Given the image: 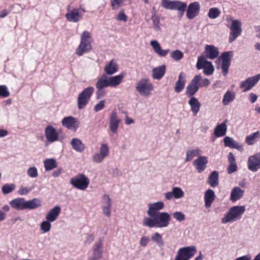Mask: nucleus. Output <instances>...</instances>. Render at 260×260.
Listing matches in <instances>:
<instances>
[{
  "instance_id": "obj_60",
  "label": "nucleus",
  "mask_w": 260,
  "mask_h": 260,
  "mask_svg": "<svg viewBox=\"0 0 260 260\" xmlns=\"http://www.w3.org/2000/svg\"><path fill=\"white\" fill-rule=\"evenodd\" d=\"M31 189L28 188L27 187H24V186H21L20 188L18 190V193L19 195H26L27 194Z\"/></svg>"
},
{
  "instance_id": "obj_15",
  "label": "nucleus",
  "mask_w": 260,
  "mask_h": 260,
  "mask_svg": "<svg viewBox=\"0 0 260 260\" xmlns=\"http://www.w3.org/2000/svg\"><path fill=\"white\" fill-rule=\"evenodd\" d=\"M241 24L240 21L238 20H233L230 26V35L229 37V42L230 43L235 41L237 38L240 35L242 32Z\"/></svg>"
},
{
  "instance_id": "obj_6",
  "label": "nucleus",
  "mask_w": 260,
  "mask_h": 260,
  "mask_svg": "<svg viewBox=\"0 0 260 260\" xmlns=\"http://www.w3.org/2000/svg\"><path fill=\"white\" fill-rule=\"evenodd\" d=\"M154 89L152 83L147 78H141L136 84V90L143 97H148Z\"/></svg>"
},
{
  "instance_id": "obj_53",
  "label": "nucleus",
  "mask_w": 260,
  "mask_h": 260,
  "mask_svg": "<svg viewBox=\"0 0 260 260\" xmlns=\"http://www.w3.org/2000/svg\"><path fill=\"white\" fill-rule=\"evenodd\" d=\"M151 19L153 23V28L154 30L156 31H160L161 28L160 25L159 17L158 16L156 17L151 18Z\"/></svg>"
},
{
  "instance_id": "obj_55",
  "label": "nucleus",
  "mask_w": 260,
  "mask_h": 260,
  "mask_svg": "<svg viewBox=\"0 0 260 260\" xmlns=\"http://www.w3.org/2000/svg\"><path fill=\"white\" fill-rule=\"evenodd\" d=\"M125 0H112L111 7L113 10H117L121 7Z\"/></svg>"
},
{
  "instance_id": "obj_30",
  "label": "nucleus",
  "mask_w": 260,
  "mask_h": 260,
  "mask_svg": "<svg viewBox=\"0 0 260 260\" xmlns=\"http://www.w3.org/2000/svg\"><path fill=\"white\" fill-rule=\"evenodd\" d=\"M166 71V67L163 64L154 68L152 70V77L153 79L160 80L164 76Z\"/></svg>"
},
{
  "instance_id": "obj_35",
  "label": "nucleus",
  "mask_w": 260,
  "mask_h": 260,
  "mask_svg": "<svg viewBox=\"0 0 260 260\" xmlns=\"http://www.w3.org/2000/svg\"><path fill=\"white\" fill-rule=\"evenodd\" d=\"M228 160L229 165L228 168V173L232 174L237 170V165L236 162L235 157L232 152H230L228 155Z\"/></svg>"
},
{
  "instance_id": "obj_42",
  "label": "nucleus",
  "mask_w": 260,
  "mask_h": 260,
  "mask_svg": "<svg viewBox=\"0 0 260 260\" xmlns=\"http://www.w3.org/2000/svg\"><path fill=\"white\" fill-rule=\"evenodd\" d=\"M43 164L46 171H51L57 166L56 160L52 158L45 159Z\"/></svg>"
},
{
  "instance_id": "obj_44",
  "label": "nucleus",
  "mask_w": 260,
  "mask_h": 260,
  "mask_svg": "<svg viewBox=\"0 0 260 260\" xmlns=\"http://www.w3.org/2000/svg\"><path fill=\"white\" fill-rule=\"evenodd\" d=\"M235 92L229 90L225 92L223 96L222 103L224 105H228L230 103L232 102L235 99Z\"/></svg>"
},
{
  "instance_id": "obj_64",
  "label": "nucleus",
  "mask_w": 260,
  "mask_h": 260,
  "mask_svg": "<svg viewBox=\"0 0 260 260\" xmlns=\"http://www.w3.org/2000/svg\"><path fill=\"white\" fill-rule=\"evenodd\" d=\"M257 99V96L254 93H250L249 95V100L251 103H254Z\"/></svg>"
},
{
  "instance_id": "obj_48",
  "label": "nucleus",
  "mask_w": 260,
  "mask_h": 260,
  "mask_svg": "<svg viewBox=\"0 0 260 260\" xmlns=\"http://www.w3.org/2000/svg\"><path fill=\"white\" fill-rule=\"evenodd\" d=\"M183 53L179 50H175L170 53L171 57L175 61H179L183 57Z\"/></svg>"
},
{
  "instance_id": "obj_58",
  "label": "nucleus",
  "mask_w": 260,
  "mask_h": 260,
  "mask_svg": "<svg viewBox=\"0 0 260 260\" xmlns=\"http://www.w3.org/2000/svg\"><path fill=\"white\" fill-rule=\"evenodd\" d=\"M105 100H103L100 101L94 107V110L95 112H99L102 110L105 106Z\"/></svg>"
},
{
  "instance_id": "obj_49",
  "label": "nucleus",
  "mask_w": 260,
  "mask_h": 260,
  "mask_svg": "<svg viewBox=\"0 0 260 260\" xmlns=\"http://www.w3.org/2000/svg\"><path fill=\"white\" fill-rule=\"evenodd\" d=\"M26 174L31 178H36L39 176L38 169L35 166L29 167L26 171Z\"/></svg>"
},
{
  "instance_id": "obj_52",
  "label": "nucleus",
  "mask_w": 260,
  "mask_h": 260,
  "mask_svg": "<svg viewBox=\"0 0 260 260\" xmlns=\"http://www.w3.org/2000/svg\"><path fill=\"white\" fill-rule=\"evenodd\" d=\"M174 3V1L161 0V6L166 9L173 10Z\"/></svg>"
},
{
  "instance_id": "obj_21",
  "label": "nucleus",
  "mask_w": 260,
  "mask_h": 260,
  "mask_svg": "<svg viewBox=\"0 0 260 260\" xmlns=\"http://www.w3.org/2000/svg\"><path fill=\"white\" fill-rule=\"evenodd\" d=\"M120 119L118 117L116 111H113L111 113L109 118V128L113 134H116L119 126Z\"/></svg>"
},
{
  "instance_id": "obj_62",
  "label": "nucleus",
  "mask_w": 260,
  "mask_h": 260,
  "mask_svg": "<svg viewBox=\"0 0 260 260\" xmlns=\"http://www.w3.org/2000/svg\"><path fill=\"white\" fill-rule=\"evenodd\" d=\"M96 95L98 99H100L101 97L105 95L106 92L103 90V89H96Z\"/></svg>"
},
{
  "instance_id": "obj_23",
  "label": "nucleus",
  "mask_w": 260,
  "mask_h": 260,
  "mask_svg": "<svg viewBox=\"0 0 260 260\" xmlns=\"http://www.w3.org/2000/svg\"><path fill=\"white\" fill-rule=\"evenodd\" d=\"M208 164V157L205 156L198 157L193 162V165L199 173L203 172L206 169Z\"/></svg>"
},
{
  "instance_id": "obj_5",
  "label": "nucleus",
  "mask_w": 260,
  "mask_h": 260,
  "mask_svg": "<svg viewBox=\"0 0 260 260\" xmlns=\"http://www.w3.org/2000/svg\"><path fill=\"white\" fill-rule=\"evenodd\" d=\"M94 90L93 87L88 86L79 93L77 99V106L78 109H83L86 106Z\"/></svg>"
},
{
  "instance_id": "obj_63",
  "label": "nucleus",
  "mask_w": 260,
  "mask_h": 260,
  "mask_svg": "<svg viewBox=\"0 0 260 260\" xmlns=\"http://www.w3.org/2000/svg\"><path fill=\"white\" fill-rule=\"evenodd\" d=\"M230 147L235 148L239 150L242 149V146L239 145L238 142L235 141L234 140L233 141V142H232Z\"/></svg>"
},
{
  "instance_id": "obj_7",
  "label": "nucleus",
  "mask_w": 260,
  "mask_h": 260,
  "mask_svg": "<svg viewBox=\"0 0 260 260\" xmlns=\"http://www.w3.org/2000/svg\"><path fill=\"white\" fill-rule=\"evenodd\" d=\"M89 179L84 174H79L70 179V184L75 188L85 190L89 184Z\"/></svg>"
},
{
  "instance_id": "obj_33",
  "label": "nucleus",
  "mask_w": 260,
  "mask_h": 260,
  "mask_svg": "<svg viewBox=\"0 0 260 260\" xmlns=\"http://www.w3.org/2000/svg\"><path fill=\"white\" fill-rule=\"evenodd\" d=\"M188 104L190 106L191 111L193 115H197L201 108V104L198 100L195 97H191L188 101Z\"/></svg>"
},
{
  "instance_id": "obj_61",
  "label": "nucleus",
  "mask_w": 260,
  "mask_h": 260,
  "mask_svg": "<svg viewBox=\"0 0 260 260\" xmlns=\"http://www.w3.org/2000/svg\"><path fill=\"white\" fill-rule=\"evenodd\" d=\"M234 140L229 137H226L224 138V145L226 147H230L231 145L232 144V142H233V141Z\"/></svg>"
},
{
  "instance_id": "obj_11",
  "label": "nucleus",
  "mask_w": 260,
  "mask_h": 260,
  "mask_svg": "<svg viewBox=\"0 0 260 260\" xmlns=\"http://www.w3.org/2000/svg\"><path fill=\"white\" fill-rule=\"evenodd\" d=\"M104 238H99L92 247V254L90 260H100L103 257Z\"/></svg>"
},
{
  "instance_id": "obj_2",
  "label": "nucleus",
  "mask_w": 260,
  "mask_h": 260,
  "mask_svg": "<svg viewBox=\"0 0 260 260\" xmlns=\"http://www.w3.org/2000/svg\"><path fill=\"white\" fill-rule=\"evenodd\" d=\"M124 75V74L123 73L110 77L103 75L98 79L95 83L96 89H104L107 87H117L122 83Z\"/></svg>"
},
{
  "instance_id": "obj_34",
  "label": "nucleus",
  "mask_w": 260,
  "mask_h": 260,
  "mask_svg": "<svg viewBox=\"0 0 260 260\" xmlns=\"http://www.w3.org/2000/svg\"><path fill=\"white\" fill-rule=\"evenodd\" d=\"M260 139V131H257L247 136L245 138V143L249 146L254 145Z\"/></svg>"
},
{
  "instance_id": "obj_36",
  "label": "nucleus",
  "mask_w": 260,
  "mask_h": 260,
  "mask_svg": "<svg viewBox=\"0 0 260 260\" xmlns=\"http://www.w3.org/2000/svg\"><path fill=\"white\" fill-rule=\"evenodd\" d=\"M71 145L73 149L79 152H82L85 148V146L81 140L76 138H73L71 140Z\"/></svg>"
},
{
  "instance_id": "obj_50",
  "label": "nucleus",
  "mask_w": 260,
  "mask_h": 260,
  "mask_svg": "<svg viewBox=\"0 0 260 260\" xmlns=\"http://www.w3.org/2000/svg\"><path fill=\"white\" fill-rule=\"evenodd\" d=\"M51 221L46 219L41 222L40 229L44 233H48L50 231L51 227Z\"/></svg>"
},
{
  "instance_id": "obj_10",
  "label": "nucleus",
  "mask_w": 260,
  "mask_h": 260,
  "mask_svg": "<svg viewBox=\"0 0 260 260\" xmlns=\"http://www.w3.org/2000/svg\"><path fill=\"white\" fill-rule=\"evenodd\" d=\"M109 154V147L106 143L101 145L100 152H96L92 156V161L95 164H100L104 161L105 158Z\"/></svg>"
},
{
  "instance_id": "obj_31",
  "label": "nucleus",
  "mask_w": 260,
  "mask_h": 260,
  "mask_svg": "<svg viewBox=\"0 0 260 260\" xmlns=\"http://www.w3.org/2000/svg\"><path fill=\"white\" fill-rule=\"evenodd\" d=\"M244 193V190L238 186L234 187L231 192L230 200L232 202H235L240 200Z\"/></svg>"
},
{
  "instance_id": "obj_24",
  "label": "nucleus",
  "mask_w": 260,
  "mask_h": 260,
  "mask_svg": "<svg viewBox=\"0 0 260 260\" xmlns=\"http://www.w3.org/2000/svg\"><path fill=\"white\" fill-rule=\"evenodd\" d=\"M150 45L154 52L160 57H165L169 53V50H162L159 42L156 40H151Z\"/></svg>"
},
{
  "instance_id": "obj_25",
  "label": "nucleus",
  "mask_w": 260,
  "mask_h": 260,
  "mask_svg": "<svg viewBox=\"0 0 260 260\" xmlns=\"http://www.w3.org/2000/svg\"><path fill=\"white\" fill-rule=\"evenodd\" d=\"M61 212V208L57 205L50 209L46 214V219L53 222L58 218Z\"/></svg>"
},
{
  "instance_id": "obj_28",
  "label": "nucleus",
  "mask_w": 260,
  "mask_h": 260,
  "mask_svg": "<svg viewBox=\"0 0 260 260\" xmlns=\"http://www.w3.org/2000/svg\"><path fill=\"white\" fill-rule=\"evenodd\" d=\"M186 75L183 73H181L178 76V79L174 86V91L176 93L181 92L184 88L186 83Z\"/></svg>"
},
{
  "instance_id": "obj_27",
  "label": "nucleus",
  "mask_w": 260,
  "mask_h": 260,
  "mask_svg": "<svg viewBox=\"0 0 260 260\" xmlns=\"http://www.w3.org/2000/svg\"><path fill=\"white\" fill-rule=\"evenodd\" d=\"M118 70V66L114 59H112L104 69L106 75H112Z\"/></svg>"
},
{
  "instance_id": "obj_8",
  "label": "nucleus",
  "mask_w": 260,
  "mask_h": 260,
  "mask_svg": "<svg viewBox=\"0 0 260 260\" xmlns=\"http://www.w3.org/2000/svg\"><path fill=\"white\" fill-rule=\"evenodd\" d=\"M61 131L57 129L51 125H47L44 129V135L48 142L52 143L62 139Z\"/></svg>"
},
{
  "instance_id": "obj_1",
  "label": "nucleus",
  "mask_w": 260,
  "mask_h": 260,
  "mask_svg": "<svg viewBox=\"0 0 260 260\" xmlns=\"http://www.w3.org/2000/svg\"><path fill=\"white\" fill-rule=\"evenodd\" d=\"M165 207L162 201H158L148 205L147 214L149 217H145L143 225L149 228H165L167 227L171 220V215L166 212H159Z\"/></svg>"
},
{
  "instance_id": "obj_51",
  "label": "nucleus",
  "mask_w": 260,
  "mask_h": 260,
  "mask_svg": "<svg viewBox=\"0 0 260 260\" xmlns=\"http://www.w3.org/2000/svg\"><path fill=\"white\" fill-rule=\"evenodd\" d=\"M220 14V11L217 8H211L208 12V16L211 19H215Z\"/></svg>"
},
{
  "instance_id": "obj_32",
  "label": "nucleus",
  "mask_w": 260,
  "mask_h": 260,
  "mask_svg": "<svg viewBox=\"0 0 260 260\" xmlns=\"http://www.w3.org/2000/svg\"><path fill=\"white\" fill-rule=\"evenodd\" d=\"M10 205L12 208L18 210L25 209V199L23 198H16L10 202Z\"/></svg>"
},
{
  "instance_id": "obj_46",
  "label": "nucleus",
  "mask_w": 260,
  "mask_h": 260,
  "mask_svg": "<svg viewBox=\"0 0 260 260\" xmlns=\"http://www.w3.org/2000/svg\"><path fill=\"white\" fill-rule=\"evenodd\" d=\"M151 240L156 243L159 247H162L164 245L162 236L158 233H155L152 235Z\"/></svg>"
},
{
  "instance_id": "obj_22",
  "label": "nucleus",
  "mask_w": 260,
  "mask_h": 260,
  "mask_svg": "<svg viewBox=\"0 0 260 260\" xmlns=\"http://www.w3.org/2000/svg\"><path fill=\"white\" fill-rule=\"evenodd\" d=\"M184 196V191L179 187H173L171 191L166 192L165 194V198L166 200L169 201L173 198L179 199Z\"/></svg>"
},
{
  "instance_id": "obj_40",
  "label": "nucleus",
  "mask_w": 260,
  "mask_h": 260,
  "mask_svg": "<svg viewBox=\"0 0 260 260\" xmlns=\"http://www.w3.org/2000/svg\"><path fill=\"white\" fill-rule=\"evenodd\" d=\"M218 173L214 171L211 173L208 178V183L212 187H215L218 185Z\"/></svg>"
},
{
  "instance_id": "obj_12",
  "label": "nucleus",
  "mask_w": 260,
  "mask_h": 260,
  "mask_svg": "<svg viewBox=\"0 0 260 260\" xmlns=\"http://www.w3.org/2000/svg\"><path fill=\"white\" fill-rule=\"evenodd\" d=\"M197 68L198 70L204 69V73L207 75H210L214 72V67L212 63L207 61L203 55L198 57Z\"/></svg>"
},
{
  "instance_id": "obj_13",
  "label": "nucleus",
  "mask_w": 260,
  "mask_h": 260,
  "mask_svg": "<svg viewBox=\"0 0 260 260\" xmlns=\"http://www.w3.org/2000/svg\"><path fill=\"white\" fill-rule=\"evenodd\" d=\"M260 80V74L246 78L242 81L240 87L243 92H246L252 89Z\"/></svg>"
},
{
  "instance_id": "obj_16",
  "label": "nucleus",
  "mask_w": 260,
  "mask_h": 260,
  "mask_svg": "<svg viewBox=\"0 0 260 260\" xmlns=\"http://www.w3.org/2000/svg\"><path fill=\"white\" fill-rule=\"evenodd\" d=\"M232 56L233 52L228 51L223 52L219 58V59L222 61L221 68L222 69V74L224 76H226L228 73Z\"/></svg>"
},
{
  "instance_id": "obj_54",
  "label": "nucleus",
  "mask_w": 260,
  "mask_h": 260,
  "mask_svg": "<svg viewBox=\"0 0 260 260\" xmlns=\"http://www.w3.org/2000/svg\"><path fill=\"white\" fill-rule=\"evenodd\" d=\"M173 217L177 221L182 222L185 219V216L184 214L180 211H176L172 214Z\"/></svg>"
},
{
  "instance_id": "obj_45",
  "label": "nucleus",
  "mask_w": 260,
  "mask_h": 260,
  "mask_svg": "<svg viewBox=\"0 0 260 260\" xmlns=\"http://www.w3.org/2000/svg\"><path fill=\"white\" fill-rule=\"evenodd\" d=\"M186 8V4L184 2L174 1L173 10H177L182 14L184 13Z\"/></svg>"
},
{
  "instance_id": "obj_4",
  "label": "nucleus",
  "mask_w": 260,
  "mask_h": 260,
  "mask_svg": "<svg viewBox=\"0 0 260 260\" xmlns=\"http://www.w3.org/2000/svg\"><path fill=\"white\" fill-rule=\"evenodd\" d=\"M245 211L244 206H236L230 208L229 211L221 218V222L226 224L239 220Z\"/></svg>"
},
{
  "instance_id": "obj_43",
  "label": "nucleus",
  "mask_w": 260,
  "mask_h": 260,
  "mask_svg": "<svg viewBox=\"0 0 260 260\" xmlns=\"http://www.w3.org/2000/svg\"><path fill=\"white\" fill-rule=\"evenodd\" d=\"M92 49V46H89L80 43L76 50V54L79 56H82L84 53L90 51Z\"/></svg>"
},
{
  "instance_id": "obj_17",
  "label": "nucleus",
  "mask_w": 260,
  "mask_h": 260,
  "mask_svg": "<svg viewBox=\"0 0 260 260\" xmlns=\"http://www.w3.org/2000/svg\"><path fill=\"white\" fill-rule=\"evenodd\" d=\"M248 168L253 172L260 169V153H257L249 157L247 161Z\"/></svg>"
},
{
  "instance_id": "obj_37",
  "label": "nucleus",
  "mask_w": 260,
  "mask_h": 260,
  "mask_svg": "<svg viewBox=\"0 0 260 260\" xmlns=\"http://www.w3.org/2000/svg\"><path fill=\"white\" fill-rule=\"evenodd\" d=\"M226 120L218 124L214 129V134L216 137H220L226 134L227 131V126L226 125Z\"/></svg>"
},
{
  "instance_id": "obj_38",
  "label": "nucleus",
  "mask_w": 260,
  "mask_h": 260,
  "mask_svg": "<svg viewBox=\"0 0 260 260\" xmlns=\"http://www.w3.org/2000/svg\"><path fill=\"white\" fill-rule=\"evenodd\" d=\"M92 42L91 33L88 31H84L81 35V41L80 43L91 46Z\"/></svg>"
},
{
  "instance_id": "obj_56",
  "label": "nucleus",
  "mask_w": 260,
  "mask_h": 260,
  "mask_svg": "<svg viewBox=\"0 0 260 260\" xmlns=\"http://www.w3.org/2000/svg\"><path fill=\"white\" fill-rule=\"evenodd\" d=\"M118 20L126 22L127 20V16L124 13L123 10H121L116 16Z\"/></svg>"
},
{
  "instance_id": "obj_20",
  "label": "nucleus",
  "mask_w": 260,
  "mask_h": 260,
  "mask_svg": "<svg viewBox=\"0 0 260 260\" xmlns=\"http://www.w3.org/2000/svg\"><path fill=\"white\" fill-rule=\"evenodd\" d=\"M61 124L64 127L71 131H76L79 125L77 119L72 116L64 117L61 120Z\"/></svg>"
},
{
  "instance_id": "obj_47",
  "label": "nucleus",
  "mask_w": 260,
  "mask_h": 260,
  "mask_svg": "<svg viewBox=\"0 0 260 260\" xmlns=\"http://www.w3.org/2000/svg\"><path fill=\"white\" fill-rule=\"evenodd\" d=\"M16 188V185L13 183L5 184L2 187V191L3 194H7L13 191Z\"/></svg>"
},
{
  "instance_id": "obj_19",
  "label": "nucleus",
  "mask_w": 260,
  "mask_h": 260,
  "mask_svg": "<svg viewBox=\"0 0 260 260\" xmlns=\"http://www.w3.org/2000/svg\"><path fill=\"white\" fill-rule=\"evenodd\" d=\"M200 11V5L199 2L190 3L186 9V17L189 20H192L199 15Z\"/></svg>"
},
{
  "instance_id": "obj_57",
  "label": "nucleus",
  "mask_w": 260,
  "mask_h": 260,
  "mask_svg": "<svg viewBox=\"0 0 260 260\" xmlns=\"http://www.w3.org/2000/svg\"><path fill=\"white\" fill-rule=\"evenodd\" d=\"M10 93L5 85H0V96L4 98L8 97Z\"/></svg>"
},
{
  "instance_id": "obj_26",
  "label": "nucleus",
  "mask_w": 260,
  "mask_h": 260,
  "mask_svg": "<svg viewBox=\"0 0 260 260\" xmlns=\"http://www.w3.org/2000/svg\"><path fill=\"white\" fill-rule=\"evenodd\" d=\"M204 53L207 58L214 59L218 56L219 51L216 47L213 45H207L205 48Z\"/></svg>"
},
{
  "instance_id": "obj_29",
  "label": "nucleus",
  "mask_w": 260,
  "mask_h": 260,
  "mask_svg": "<svg viewBox=\"0 0 260 260\" xmlns=\"http://www.w3.org/2000/svg\"><path fill=\"white\" fill-rule=\"evenodd\" d=\"M215 199V194L214 191L211 189H207L204 195L205 206L206 208H209L211 206L212 203Z\"/></svg>"
},
{
  "instance_id": "obj_14",
  "label": "nucleus",
  "mask_w": 260,
  "mask_h": 260,
  "mask_svg": "<svg viewBox=\"0 0 260 260\" xmlns=\"http://www.w3.org/2000/svg\"><path fill=\"white\" fill-rule=\"evenodd\" d=\"M112 208V199L109 195L105 194L102 197L101 209L103 214L110 218L111 216V211Z\"/></svg>"
},
{
  "instance_id": "obj_41",
  "label": "nucleus",
  "mask_w": 260,
  "mask_h": 260,
  "mask_svg": "<svg viewBox=\"0 0 260 260\" xmlns=\"http://www.w3.org/2000/svg\"><path fill=\"white\" fill-rule=\"evenodd\" d=\"M201 153V150L198 148L187 150L185 159V162L190 161L195 156H200Z\"/></svg>"
},
{
  "instance_id": "obj_39",
  "label": "nucleus",
  "mask_w": 260,
  "mask_h": 260,
  "mask_svg": "<svg viewBox=\"0 0 260 260\" xmlns=\"http://www.w3.org/2000/svg\"><path fill=\"white\" fill-rule=\"evenodd\" d=\"M41 205V202L37 198L27 201L25 200V209H34L40 207Z\"/></svg>"
},
{
  "instance_id": "obj_59",
  "label": "nucleus",
  "mask_w": 260,
  "mask_h": 260,
  "mask_svg": "<svg viewBox=\"0 0 260 260\" xmlns=\"http://www.w3.org/2000/svg\"><path fill=\"white\" fill-rule=\"evenodd\" d=\"M149 242V238L145 236H142L140 239L139 244L142 247L147 246L148 243Z\"/></svg>"
},
{
  "instance_id": "obj_3",
  "label": "nucleus",
  "mask_w": 260,
  "mask_h": 260,
  "mask_svg": "<svg viewBox=\"0 0 260 260\" xmlns=\"http://www.w3.org/2000/svg\"><path fill=\"white\" fill-rule=\"evenodd\" d=\"M210 84V81L207 78H203L201 75H196L186 88L185 93L187 96L194 97L200 87H206Z\"/></svg>"
},
{
  "instance_id": "obj_9",
  "label": "nucleus",
  "mask_w": 260,
  "mask_h": 260,
  "mask_svg": "<svg viewBox=\"0 0 260 260\" xmlns=\"http://www.w3.org/2000/svg\"><path fill=\"white\" fill-rule=\"evenodd\" d=\"M197 252V250L194 246L181 248L178 250L174 260H189Z\"/></svg>"
},
{
  "instance_id": "obj_18",
  "label": "nucleus",
  "mask_w": 260,
  "mask_h": 260,
  "mask_svg": "<svg viewBox=\"0 0 260 260\" xmlns=\"http://www.w3.org/2000/svg\"><path fill=\"white\" fill-rule=\"evenodd\" d=\"M83 12L84 10L82 9H73L68 11L66 14V17L68 21L76 23L81 19Z\"/></svg>"
}]
</instances>
